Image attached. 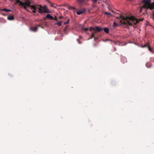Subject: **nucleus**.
I'll return each instance as SVG.
<instances>
[{
	"instance_id": "obj_29",
	"label": "nucleus",
	"mask_w": 154,
	"mask_h": 154,
	"mask_svg": "<svg viewBox=\"0 0 154 154\" xmlns=\"http://www.w3.org/2000/svg\"><path fill=\"white\" fill-rule=\"evenodd\" d=\"M51 7H53V5H51Z\"/></svg>"
},
{
	"instance_id": "obj_6",
	"label": "nucleus",
	"mask_w": 154,
	"mask_h": 154,
	"mask_svg": "<svg viewBox=\"0 0 154 154\" xmlns=\"http://www.w3.org/2000/svg\"><path fill=\"white\" fill-rule=\"evenodd\" d=\"M46 17L51 20L54 19V18L49 14H47L46 16Z\"/></svg>"
},
{
	"instance_id": "obj_3",
	"label": "nucleus",
	"mask_w": 154,
	"mask_h": 154,
	"mask_svg": "<svg viewBox=\"0 0 154 154\" xmlns=\"http://www.w3.org/2000/svg\"><path fill=\"white\" fill-rule=\"evenodd\" d=\"M142 2L144 4L142 8L150 10L154 9V2L151 4V0H142Z\"/></svg>"
},
{
	"instance_id": "obj_11",
	"label": "nucleus",
	"mask_w": 154,
	"mask_h": 154,
	"mask_svg": "<svg viewBox=\"0 0 154 154\" xmlns=\"http://www.w3.org/2000/svg\"><path fill=\"white\" fill-rule=\"evenodd\" d=\"M104 31L107 33H108L109 32V29L107 28H104L103 29Z\"/></svg>"
},
{
	"instance_id": "obj_5",
	"label": "nucleus",
	"mask_w": 154,
	"mask_h": 154,
	"mask_svg": "<svg viewBox=\"0 0 154 154\" xmlns=\"http://www.w3.org/2000/svg\"><path fill=\"white\" fill-rule=\"evenodd\" d=\"M85 11V9H84L82 11L79 10L76 12L77 14L78 15H80L81 14L83 13Z\"/></svg>"
},
{
	"instance_id": "obj_21",
	"label": "nucleus",
	"mask_w": 154,
	"mask_h": 154,
	"mask_svg": "<svg viewBox=\"0 0 154 154\" xmlns=\"http://www.w3.org/2000/svg\"><path fill=\"white\" fill-rule=\"evenodd\" d=\"M83 29L85 30L86 31H88V29L89 30V28L88 29V28H84Z\"/></svg>"
},
{
	"instance_id": "obj_17",
	"label": "nucleus",
	"mask_w": 154,
	"mask_h": 154,
	"mask_svg": "<svg viewBox=\"0 0 154 154\" xmlns=\"http://www.w3.org/2000/svg\"><path fill=\"white\" fill-rule=\"evenodd\" d=\"M105 14L110 15V16H112V15L110 13H108L107 12H105L104 13Z\"/></svg>"
},
{
	"instance_id": "obj_16",
	"label": "nucleus",
	"mask_w": 154,
	"mask_h": 154,
	"mask_svg": "<svg viewBox=\"0 0 154 154\" xmlns=\"http://www.w3.org/2000/svg\"><path fill=\"white\" fill-rule=\"evenodd\" d=\"M66 20L67 21L66 22H64V24L65 25L68 24L69 22V18L66 19Z\"/></svg>"
},
{
	"instance_id": "obj_2",
	"label": "nucleus",
	"mask_w": 154,
	"mask_h": 154,
	"mask_svg": "<svg viewBox=\"0 0 154 154\" xmlns=\"http://www.w3.org/2000/svg\"><path fill=\"white\" fill-rule=\"evenodd\" d=\"M119 18L121 19L120 21L121 23L129 26L132 25L133 24L136 25L138 23L139 21H142L143 20V19H140L138 20L133 17H125L122 15H120Z\"/></svg>"
},
{
	"instance_id": "obj_25",
	"label": "nucleus",
	"mask_w": 154,
	"mask_h": 154,
	"mask_svg": "<svg viewBox=\"0 0 154 154\" xmlns=\"http://www.w3.org/2000/svg\"><path fill=\"white\" fill-rule=\"evenodd\" d=\"M94 41H95L96 39H98L97 37H94Z\"/></svg>"
},
{
	"instance_id": "obj_22",
	"label": "nucleus",
	"mask_w": 154,
	"mask_h": 154,
	"mask_svg": "<svg viewBox=\"0 0 154 154\" xmlns=\"http://www.w3.org/2000/svg\"><path fill=\"white\" fill-rule=\"evenodd\" d=\"M98 0H92V1L93 3H95Z\"/></svg>"
},
{
	"instance_id": "obj_30",
	"label": "nucleus",
	"mask_w": 154,
	"mask_h": 154,
	"mask_svg": "<svg viewBox=\"0 0 154 154\" xmlns=\"http://www.w3.org/2000/svg\"><path fill=\"white\" fill-rule=\"evenodd\" d=\"M117 18L118 19H119V17H117Z\"/></svg>"
},
{
	"instance_id": "obj_13",
	"label": "nucleus",
	"mask_w": 154,
	"mask_h": 154,
	"mask_svg": "<svg viewBox=\"0 0 154 154\" xmlns=\"http://www.w3.org/2000/svg\"><path fill=\"white\" fill-rule=\"evenodd\" d=\"M55 24L57 25L58 26H60L61 25L62 22L61 21L58 22L57 23H55Z\"/></svg>"
},
{
	"instance_id": "obj_14",
	"label": "nucleus",
	"mask_w": 154,
	"mask_h": 154,
	"mask_svg": "<svg viewBox=\"0 0 154 154\" xmlns=\"http://www.w3.org/2000/svg\"><path fill=\"white\" fill-rule=\"evenodd\" d=\"M68 8L69 9L74 10L75 9V8L72 7L71 6H68Z\"/></svg>"
},
{
	"instance_id": "obj_15",
	"label": "nucleus",
	"mask_w": 154,
	"mask_h": 154,
	"mask_svg": "<svg viewBox=\"0 0 154 154\" xmlns=\"http://www.w3.org/2000/svg\"><path fill=\"white\" fill-rule=\"evenodd\" d=\"M149 51L152 53L154 54V50L151 49L150 47H149Z\"/></svg>"
},
{
	"instance_id": "obj_10",
	"label": "nucleus",
	"mask_w": 154,
	"mask_h": 154,
	"mask_svg": "<svg viewBox=\"0 0 154 154\" xmlns=\"http://www.w3.org/2000/svg\"><path fill=\"white\" fill-rule=\"evenodd\" d=\"M146 47H148L149 48V47H150L149 45V42H147L146 43L145 45L142 46V47L143 48H145Z\"/></svg>"
},
{
	"instance_id": "obj_26",
	"label": "nucleus",
	"mask_w": 154,
	"mask_h": 154,
	"mask_svg": "<svg viewBox=\"0 0 154 154\" xmlns=\"http://www.w3.org/2000/svg\"><path fill=\"white\" fill-rule=\"evenodd\" d=\"M146 66L147 67H149H149H150L151 66V65L150 66H147V65H148V64H146Z\"/></svg>"
},
{
	"instance_id": "obj_8",
	"label": "nucleus",
	"mask_w": 154,
	"mask_h": 154,
	"mask_svg": "<svg viewBox=\"0 0 154 154\" xmlns=\"http://www.w3.org/2000/svg\"><path fill=\"white\" fill-rule=\"evenodd\" d=\"M0 10L1 11H5L7 12L12 11V10H9V9H7L6 8H3V9H0Z\"/></svg>"
},
{
	"instance_id": "obj_28",
	"label": "nucleus",
	"mask_w": 154,
	"mask_h": 154,
	"mask_svg": "<svg viewBox=\"0 0 154 154\" xmlns=\"http://www.w3.org/2000/svg\"><path fill=\"white\" fill-rule=\"evenodd\" d=\"M111 41L110 39H107L106 41Z\"/></svg>"
},
{
	"instance_id": "obj_31",
	"label": "nucleus",
	"mask_w": 154,
	"mask_h": 154,
	"mask_svg": "<svg viewBox=\"0 0 154 154\" xmlns=\"http://www.w3.org/2000/svg\"><path fill=\"white\" fill-rule=\"evenodd\" d=\"M79 42V43H80V44L81 43L80 42Z\"/></svg>"
},
{
	"instance_id": "obj_24",
	"label": "nucleus",
	"mask_w": 154,
	"mask_h": 154,
	"mask_svg": "<svg viewBox=\"0 0 154 154\" xmlns=\"http://www.w3.org/2000/svg\"><path fill=\"white\" fill-rule=\"evenodd\" d=\"M63 18V17L62 16H60L59 17V19H60L61 18Z\"/></svg>"
},
{
	"instance_id": "obj_12",
	"label": "nucleus",
	"mask_w": 154,
	"mask_h": 154,
	"mask_svg": "<svg viewBox=\"0 0 154 154\" xmlns=\"http://www.w3.org/2000/svg\"><path fill=\"white\" fill-rule=\"evenodd\" d=\"M78 2L80 4H81L84 2L85 0H77Z\"/></svg>"
},
{
	"instance_id": "obj_23",
	"label": "nucleus",
	"mask_w": 154,
	"mask_h": 154,
	"mask_svg": "<svg viewBox=\"0 0 154 154\" xmlns=\"http://www.w3.org/2000/svg\"><path fill=\"white\" fill-rule=\"evenodd\" d=\"M53 20H56V21H57V17H55V18H54V19H53Z\"/></svg>"
},
{
	"instance_id": "obj_7",
	"label": "nucleus",
	"mask_w": 154,
	"mask_h": 154,
	"mask_svg": "<svg viewBox=\"0 0 154 154\" xmlns=\"http://www.w3.org/2000/svg\"><path fill=\"white\" fill-rule=\"evenodd\" d=\"M14 17L13 16L10 15L8 16L7 19L9 20H14Z\"/></svg>"
},
{
	"instance_id": "obj_4",
	"label": "nucleus",
	"mask_w": 154,
	"mask_h": 154,
	"mask_svg": "<svg viewBox=\"0 0 154 154\" xmlns=\"http://www.w3.org/2000/svg\"><path fill=\"white\" fill-rule=\"evenodd\" d=\"M103 29L100 27L96 26V27H91L89 28V30L91 31L92 30H95L97 32H99L101 31Z\"/></svg>"
},
{
	"instance_id": "obj_18",
	"label": "nucleus",
	"mask_w": 154,
	"mask_h": 154,
	"mask_svg": "<svg viewBox=\"0 0 154 154\" xmlns=\"http://www.w3.org/2000/svg\"><path fill=\"white\" fill-rule=\"evenodd\" d=\"M94 32H91V34H94V35L96 34V33H97V32L95 30H93Z\"/></svg>"
},
{
	"instance_id": "obj_9",
	"label": "nucleus",
	"mask_w": 154,
	"mask_h": 154,
	"mask_svg": "<svg viewBox=\"0 0 154 154\" xmlns=\"http://www.w3.org/2000/svg\"><path fill=\"white\" fill-rule=\"evenodd\" d=\"M37 27H35L34 28H31L30 29L31 30L34 32H36L37 30Z\"/></svg>"
},
{
	"instance_id": "obj_1",
	"label": "nucleus",
	"mask_w": 154,
	"mask_h": 154,
	"mask_svg": "<svg viewBox=\"0 0 154 154\" xmlns=\"http://www.w3.org/2000/svg\"><path fill=\"white\" fill-rule=\"evenodd\" d=\"M17 3H19V5L23 7V8L26 11H28L27 7L31 8V9H32V12L34 13L36 12L37 9L38 10V13L42 14L43 13H49L50 11L46 6H42L41 5H31V2L29 0H27L25 2H22L20 0H17Z\"/></svg>"
},
{
	"instance_id": "obj_27",
	"label": "nucleus",
	"mask_w": 154,
	"mask_h": 154,
	"mask_svg": "<svg viewBox=\"0 0 154 154\" xmlns=\"http://www.w3.org/2000/svg\"><path fill=\"white\" fill-rule=\"evenodd\" d=\"M142 8V7L141 8L140 10V12H142V8Z\"/></svg>"
},
{
	"instance_id": "obj_20",
	"label": "nucleus",
	"mask_w": 154,
	"mask_h": 154,
	"mask_svg": "<svg viewBox=\"0 0 154 154\" xmlns=\"http://www.w3.org/2000/svg\"><path fill=\"white\" fill-rule=\"evenodd\" d=\"M117 24L115 22H114L113 23V26L114 27H116V26H117Z\"/></svg>"
},
{
	"instance_id": "obj_19",
	"label": "nucleus",
	"mask_w": 154,
	"mask_h": 154,
	"mask_svg": "<svg viewBox=\"0 0 154 154\" xmlns=\"http://www.w3.org/2000/svg\"><path fill=\"white\" fill-rule=\"evenodd\" d=\"M94 34H91V36L90 39H91L93 38H94Z\"/></svg>"
}]
</instances>
